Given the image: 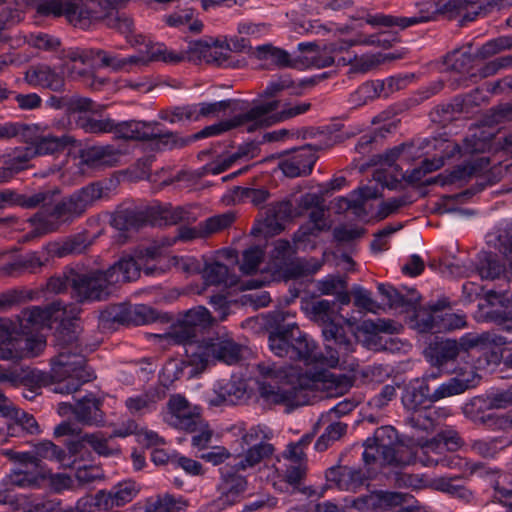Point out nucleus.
<instances>
[{"instance_id": "1", "label": "nucleus", "mask_w": 512, "mask_h": 512, "mask_svg": "<svg viewBox=\"0 0 512 512\" xmlns=\"http://www.w3.org/2000/svg\"><path fill=\"white\" fill-rule=\"evenodd\" d=\"M257 370L261 375L257 382L260 398L266 404L284 405L288 411L307 404L309 393L331 398L345 394L351 387L348 377L330 372L302 374L294 379V375L274 364L259 363Z\"/></svg>"}, {"instance_id": "2", "label": "nucleus", "mask_w": 512, "mask_h": 512, "mask_svg": "<svg viewBox=\"0 0 512 512\" xmlns=\"http://www.w3.org/2000/svg\"><path fill=\"white\" fill-rule=\"evenodd\" d=\"M364 447L363 460L366 465L379 463L405 466L418 459L424 466L452 467L455 460L445 455L444 445L436 436L428 440H418L416 451H410L397 443V432L391 426L377 428L373 437L365 441Z\"/></svg>"}, {"instance_id": "3", "label": "nucleus", "mask_w": 512, "mask_h": 512, "mask_svg": "<svg viewBox=\"0 0 512 512\" xmlns=\"http://www.w3.org/2000/svg\"><path fill=\"white\" fill-rule=\"evenodd\" d=\"M65 330L59 331L57 340L61 345L58 354L51 359L49 372L32 370L26 378V383L37 387L54 385L53 392L71 394L94 378L92 372L86 368V359L74 335L65 339Z\"/></svg>"}, {"instance_id": "4", "label": "nucleus", "mask_w": 512, "mask_h": 512, "mask_svg": "<svg viewBox=\"0 0 512 512\" xmlns=\"http://www.w3.org/2000/svg\"><path fill=\"white\" fill-rule=\"evenodd\" d=\"M164 338L173 344L183 345L187 362L196 373L203 372L209 365L216 362L226 364L237 363L242 357V346L228 335L198 339V333L182 318H179Z\"/></svg>"}, {"instance_id": "5", "label": "nucleus", "mask_w": 512, "mask_h": 512, "mask_svg": "<svg viewBox=\"0 0 512 512\" xmlns=\"http://www.w3.org/2000/svg\"><path fill=\"white\" fill-rule=\"evenodd\" d=\"M139 277V267L130 257H121L107 270H90L72 274L71 294L78 302L102 301L107 299L113 287L134 281Z\"/></svg>"}, {"instance_id": "6", "label": "nucleus", "mask_w": 512, "mask_h": 512, "mask_svg": "<svg viewBox=\"0 0 512 512\" xmlns=\"http://www.w3.org/2000/svg\"><path fill=\"white\" fill-rule=\"evenodd\" d=\"M102 197V187L92 183L57 202L49 212H38L29 219L31 231L24 236L26 241L55 232L65 224L83 215Z\"/></svg>"}, {"instance_id": "7", "label": "nucleus", "mask_w": 512, "mask_h": 512, "mask_svg": "<svg viewBox=\"0 0 512 512\" xmlns=\"http://www.w3.org/2000/svg\"><path fill=\"white\" fill-rule=\"evenodd\" d=\"M102 197V187L92 183L57 202L49 212H38L29 219L31 231L24 236L26 241L55 232L65 224L83 215Z\"/></svg>"}, {"instance_id": "8", "label": "nucleus", "mask_w": 512, "mask_h": 512, "mask_svg": "<svg viewBox=\"0 0 512 512\" xmlns=\"http://www.w3.org/2000/svg\"><path fill=\"white\" fill-rule=\"evenodd\" d=\"M428 147H432L435 151H439L440 155L432 160L425 159L422 166L415 168L412 171H404L403 169L409 164L411 158L415 154V146L402 145L396 147L385 154L380 156V163L393 169L395 172L394 177L397 179L399 176L410 182L418 183L422 180L425 174L433 172L444 165V159L452 157L455 153L460 152L458 144L444 138H433L426 141Z\"/></svg>"}, {"instance_id": "9", "label": "nucleus", "mask_w": 512, "mask_h": 512, "mask_svg": "<svg viewBox=\"0 0 512 512\" xmlns=\"http://www.w3.org/2000/svg\"><path fill=\"white\" fill-rule=\"evenodd\" d=\"M334 302L328 300H316L306 303L304 310L315 322L323 325V336L327 341V363L335 366L342 357L347 356L353 350V343L343 334L342 327L333 322Z\"/></svg>"}, {"instance_id": "10", "label": "nucleus", "mask_w": 512, "mask_h": 512, "mask_svg": "<svg viewBox=\"0 0 512 512\" xmlns=\"http://www.w3.org/2000/svg\"><path fill=\"white\" fill-rule=\"evenodd\" d=\"M117 0H89L84 2L52 3V12L64 14L66 21L82 30H88L100 22L108 23L117 12Z\"/></svg>"}, {"instance_id": "11", "label": "nucleus", "mask_w": 512, "mask_h": 512, "mask_svg": "<svg viewBox=\"0 0 512 512\" xmlns=\"http://www.w3.org/2000/svg\"><path fill=\"white\" fill-rule=\"evenodd\" d=\"M349 507L360 512L394 510L396 512H428L412 495L374 491L350 500Z\"/></svg>"}, {"instance_id": "12", "label": "nucleus", "mask_w": 512, "mask_h": 512, "mask_svg": "<svg viewBox=\"0 0 512 512\" xmlns=\"http://www.w3.org/2000/svg\"><path fill=\"white\" fill-rule=\"evenodd\" d=\"M279 104V101L273 100L255 105L248 111L237 114L230 119L205 127L194 134L192 139L218 135L238 127H245L248 132L255 131L261 128L262 125L268 124V113L275 111Z\"/></svg>"}, {"instance_id": "13", "label": "nucleus", "mask_w": 512, "mask_h": 512, "mask_svg": "<svg viewBox=\"0 0 512 512\" xmlns=\"http://www.w3.org/2000/svg\"><path fill=\"white\" fill-rule=\"evenodd\" d=\"M165 421L171 427L188 433H195L204 426L200 408L189 403L180 395L171 396L167 403Z\"/></svg>"}, {"instance_id": "14", "label": "nucleus", "mask_w": 512, "mask_h": 512, "mask_svg": "<svg viewBox=\"0 0 512 512\" xmlns=\"http://www.w3.org/2000/svg\"><path fill=\"white\" fill-rule=\"evenodd\" d=\"M500 250L505 255V260L509 262V268L495 255H487L479 267V274L482 279H496L504 274L508 279L512 277V227L503 230L498 236Z\"/></svg>"}, {"instance_id": "15", "label": "nucleus", "mask_w": 512, "mask_h": 512, "mask_svg": "<svg viewBox=\"0 0 512 512\" xmlns=\"http://www.w3.org/2000/svg\"><path fill=\"white\" fill-rule=\"evenodd\" d=\"M230 53L229 46L221 44L217 40H196L188 45L187 59L192 62L222 66L228 61Z\"/></svg>"}, {"instance_id": "16", "label": "nucleus", "mask_w": 512, "mask_h": 512, "mask_svg": "<svg viewBox=\"0 0 512 512\" xmlns=\"http://www.w3.org/2000/svg\"><path fill=\"white\" fill-rule=\"evenodd\" d=\"M346 45L332 44L329 49L320 50L319 47L313 43H300L298 50L302 53L301 56L296 58L297 65L301 64L305 67L325 68L337 62L339 54L344 52Z\"/></svg>"}, {"instance_id": "17", "label": "nucleus", "mask_w": 512, "mask_h": 512, "mask_svg": "<svg viewBox=\"0 0 512 512\" xmlns=\"http://www.w3.org/2000/svg\"><path fill=\"white\" fill-rule=\"evenodd\" d=\"M293 215L292 203L282 200L268 205L264 220L257 227L252 229L253 234L262 233L265 236H272L284 229V223Z\"/></svg>"}, {"instance_id": "18", "label": "nucleus", "mask_w": 512, "mask_h": 512, "mask_svg": "<svg viewBox=\"0 0 512 512\" xmlns=\"http://www.w3.org/2000/svg\"><path fill=\"white\" fill-rule=\"evenodd\" d=\"M61 310L65 312L61 302H54L46 307L32 306L22 310L15 320L21 334H28L47 325L54 314Z\"/></svg>"}, {"instance_id": "19", "label": "nucleus", "mask_w": 512, "mask_h": 512, "mask_svg": "<svg viewBox=\"0 0 512 512\" xmlns=\"http://www.w3.org/2000/svg\"><path fill=\"white\" fill-rule=\"evenodd\" d=\"M316 154L310 145L294 149L279 163V168L288 177L307 175L312 171Z\"/></svg>"}, {"instance_id": "20", "label": "nucleus", "mask_w": 512, "mask_h": 512, "mask_svg": "<svg viewBox=\"0 0 512 512\" xmlns=\"http://www.w3.org/2000/svg\"><path fill=\"white\" fill-rule=\"evenodd\" d=\"M140 488L134 481L119 483L109 492L99 491L96 493V504L98 508L110 510L120 507L132 501L138 494Z\"/></svg>"}, {"instance_id": "21", "label": "nucleus", "mask_w": 512, "mask_h": 512, "mask_svg": "<svg viewBox=\"0 0 512 512\" xmlns=\"http://www.w3.org/2000/svg\"><path fill=\"white\" fill-rule=\"evenodd\" d=\"M220 472L221 482L219 484V491L221 496L218 502L222 505L233 504L246 490L247 480L237 473L238 471L234 468V464L231 467L226 466L221 468Z\"/></svg>"}, {"instance_id": "22", "label": "nucleus", "mask_w": 512, "mask_h": 512, "mask_svg": "<svg viewBox=\"0 0 512 512\" xmlns=\"http://www.w3.org/2000/svg\"><path fill=\"white\" fill-rule=\"evenodd\" d=\"M291 356L290 359L301 360L306 363H316L322 358L316 343L303 333L298 326L291 325Z\"/></svg>"}, {"instance_id": "23", "label": "nucleus", "mask_w": 512, "mask_h": 512, "mask_svg": "<svg viewBox=\"0 0 512 512\" xmlns=\"http://www.w3.org/2000/svg\"><path fill=\"white\" fill-rule=\"evenodd\" d=\"M433 17L430 16H421V17H395L391 15L385 14H370L367 13L365 15H358L357 17H352V19L358 21V23L351 26L352 29L355 28H363L364 24L370 25L374 28L377 27H393L397 26L401 29H405L409 26L428 22Z\"/></svg>"}, {"instance_id": "24", "label": "nucleus", "mask_w": 512, "mask_h": 512, "mask_svg": "<svg viewBox=\"0 0 512 512\" xmlns=\"http://www.w3.org/2000/svg\"><path fill=\"white\" fill-rule=\"evenodd\" d=\"M124 151L114 145L92 146L81 152L82 161L92 167H113L121 162Z\"/></svg>"}, {"instance_id": "25", "label": "nucleus", "mask_w": 512, "mask_h": 512, "mask_svg": "<svg viewBox=\"0 0 512 512\" xmlns=\"http://www.w3.org/2000/svg\"><path fill=\"white\" fill-rule=\"evenodd\" d=\"M258 148L253 143H246L238 147L235 152H227L218 155L213 161L205 166L208 173L220 174L230 168L233 164L250 160L257 156Z\"/></svg>"}, {"instance_id": "26", "label": "nucleus", "mask_w": 512, "mask_h": 512, "mask_svg": "<svg viewBox=\"0 0 512 512\" xmlns=\"http://www.w3.org/2000/svg\"><path fill=\"white\" fill-rule=\"evenodd\" d=\"M24 78L29 85L40 86L56 92L62 91L65 85L63 76L45 64L31 66L25 72Z\"/></svg>"}, {"instance_id": "27", "label": "nucleus", "mask_w": 512, "mask_h": 512, "mask_svg": "<svg viewBox=\"0 0 512 512\" xmlns=\"http://www.w3.org/2000/svg\"><path fill=\"white\" fill-rule=\"evenodd\" d=\"M326 477L328 481L345 491H356L367 479L361 469L349 466L332 467L327 471Z\"/></svg>"}, {"instance_id": "28", "label": "nucleus", "mask_w": 512, "mask_h": 512, "mask_svg": "<svg viewBox=\"0 0 512 512\" xmlns=\"http://www.w3.org/2000/svg\"><path fill=\"white\" fill-rule=\"evenodd\" d=\"M101 406L102 401L89 394L77 401L74 405L73 414L76 420L84 425L100 426L104 423V413Z\"/></svg>"}, {"instance_id": "29", "label": "nucleus", "mask_w": 512, "mask_h": 512, "mask_svg": "<svg viewBox=\"0 0 512 512\" xmlns=\"http://www.w3.org/2000/svg\"><path fill=\"white\" fill-rule=\"evenodd\" d=\"M40 127L38 130H32L26 136L27 141L34 143V153L40 155L54 154L64 150L68 145H71L75 140L69 135L53 136V135H39Z\"/></svg>"}, {"instance_id": "30", "label": "nucleus", "mask_w": 512, "mask_h": 512, "mask_svg": "<svg viewBox=\"0 0 512 512\" xmlns=\"http://www.w3.org/2000/svg\"><path fill=\"white\" fill-rule=\"evenodd\" d=\"M425 355L432 366L441 369L460 356V347L456 340H441L430 344Z\"/></svg>"}, {"instance_id": "31", "label": "nucleus", "mask_w": 512, "mask_h": 512, "mask_svg": "<svg viewBox=\"0 0 512 512\" xmlns=\"http://www.w3.org/2000/svg\"><path fill=\"white\" fill-rule=\"evenodd\" d=\"M489 165L488 158L478 157L467 164L457 166L447 175H439L427 181L428 184L440 183L441 185L453 184L458 181L465 180L478 172L486 169Z\"/></svg>"}, {"instance_id": "32", "label": "nucleus", "mask_w": 512, "mask_h": 512, "mask_svg": "<svg viewBox=\"0 0 512 512\" xmlns=\"http://www.w3.org/2000/svg\"><path fill=\"white\" fill-rule=\"evenodd\" d=\"M33 466H39L43 460L55 461L62 467H72L74 460H70L68 453L52 441L44 440L34 444L32 452Z\"/></svg>"}, {"instance_id": "33", "label": "nucleus", "mask_w": 512, "mask_h": 512, "mask_svg": "<svg viewBox=\"0 0 512 512\" xmlns=\"http://www.w3.org/2000/svg\"><path fill=\"white\" fill-rule=\"evenodd\" d=\"M154 127V123L144 121L114 122V129L111 133L121 139L145 141L155 135Z\"/></svg>"}, {"instance_id": "34", "label": "nucleus", "mask_w": 512, "mask_h": 512, "mask_svg": "<svg viewBox=\"0 0 512 512\" xmlns=\"http://www.w3.org/2000/svg\"><path fill=\"white\" fill-rule=\"evenodd\" d=\"M90 54L100 60L102 67H108L114 72L129 73L145 62L143 58H138L136 55L121 58L102 49H90Z\"/></svg>"}, {"instance_id": "35", "label": "nucleus", "mask_w": 512, "mask_h": 512, "mask_svg": "<svg viewBox=\"0 0 512 512\" xmlns=\"http://www.w3.org/2000/svg\"><path fill=\"white\" fill-rule=\"evenodd\" d=\"M3 417H6L11 421L7 427L8 433L11 436L18 435L19 429L28 434H38L40 432L35 418L25 411L16 408L12 403L4 413Z\"/></svg>"}, {"instance_id": "36", "label": "nucleus", "mask_w": 512, "mask_h": 512, "mask_svg": "<svg viewBox=\"0 0 512 512\" xmlns=\"http://www.w3.org/2000/svg\"><path fill=\"white\" fill-rule=\"evenodd\" d=\"M378 290L385 297L390 308L401 311L415 310L420 300V295L415 290H409L404 295L395 288L384 284H380Z\"/></svg>"}, {"instance_id": "37", "label": "nucleus", "mask_w": 512, "mask_h": 512, "mask_svg": "<svg viewBox=\"0 0 512 512\" xmlns=\"http://www.w3.org/2000/svg\"><path fill=\"white\" fill-rule=\"evenodd\" d=\"M113 319L123 324L143 325L156 320L157 312L149 306L139 304L120 308Z\"/></svg>"}, {"instance_id": "38", "label": "nucleus", "mask_w": 512, "mask_h": 512, "mask_svg": "<svg viewBox=\"0 0 512 512\" xmlns=\"http://www.w3.org/2000/svg\"><path fill=\"white\" fill-rule=\"evenodd\" d=\"M92 242L84 234H77L61 242H52L48 245L49 253L55 257H66L84 253Z\"/></svg>"}, {"instance_id": "39", "label": "nucleus", "mask_w": 512, "mask_h": 512, "mask_svg": "<svg viewBox=\"0 0 512 512\" xmlns=\"http://www.w3.org/2000/svg\"><path fill=\"white\" fill-rule=\"evenodd\" d=\"M445 414L446 411L444 409H437L428 405L427 407H423V409L411 411L408 423L416 430L431 432L438 425L440 416H444Z\"/></svg>"}, {"instance_id": "40", "label": "nucleus", "mask_w": 512, "mask_h": 512, "mask_svg": "<svg viewBox=\"0 0 512 512\" xmlns=\"http://www.w3.org/2000/svg\"><path fill=\"white\" fill-rule=\"evenodd\" d=\"M274 448L269 443H259V445H253L247 447L242 455L234 458V468L237 471H246L249 468H253L265 458L272 455Z\"/></svg>"}, {"instance_id": "41", "label": "nucleus", "mask_w": 512, "mask_h": 512, "mask_svg": "<svg viewBox=\"0 0 512 512\" xmlns=\"http://www.w3.org/2000/svg\"><path fill=\"white\" fill-rule=\"evenodd\" d=\"M321 266L322 262L314 258L290 259L278 269L286 279H296L317 272Z\"/></svg>"}, {"instance_id": "42", "label": "nucleus", "mask_w": 512, "mask_h": 512, "mask_svg": "<svg viewBox=\"0 0 512 512\" xmlns=\"http://www.w3.org/2000/svg\"><path fill=\"white\" fill-rule=\"evenodd\" d=\"M337 64L343 66L349 65L350 73H367L379 67V60L376 57V53L362 55L347 53L345 56L338 55Z\"/></svg>"}, {"instance_id": "43", "label": "nucleus", "mask_w": 512, "mask_h": 512, "mask_svg": "<svg viewBox=\"0 0 512 512\" xmlns=\"http://www.w3.org/2000/svg\"><path fill=\"white\" fill-rule=\"evenodd\" d=\"M152 221L154 225H176L189 219V212L180 206L163 205L152 208Z\"/></svg>"}, {"instance_id": "44", "label": "nucleus", "mask_w": 512, "mask_h": 512, "mask_svg": "<svg viewBox=\"0 0 512 512\" xmlns=\"http://www.w3.org/2000/svg\"><path fill=\"white\" fill-rule=\"evenodd\" d=\"M448 305L446 300H438L436 303L429 304L428 309H415V321L420 331L438 332V312Z\"/></svg>"}, {"instance_id": "45", "label": "nucleus", "mask_w": 512, "mask_h": 512, "mask_svg": "<svg viewBox=\"0 0 512 512\" xmlns=\"http://www.w3.org/2000/svg\"><path fill=\"white\" fill-rule=\"evenodd\" d=\"M145 222L144 214L133 209L118 210L111 218V225L119 231L137 230Z\"/></svg>"}, {"instance_id": "46", "label": "nucleus", "mask_w": 512, "mask_h": 512, "mask_svg": "<svg viewBox=\"0 0 512 512\" xmlns=\"http://www.w3.org/2000/svg\"><path fill=\"white\" fill-rule=\"evenodd\" d=\"M237 104V101L231 99L213 103L203 102L194 104L193 107L195 112V121H198L201 118H212L225 115L227 110L236 112L238 110Z\"/></svg>"}, {"instance_id": "47", "label": "nucleus", "mask_w": 512, "mask_h": 512, "mask_svg": "<svg viewBox=\"0 0 512 512\" xmlns=\"http://www.w3.org/2000/svg\"><path fill=\"white\" fill-rule=\"evenodd\" d=\"M473 55L470 51L454 50L447 54L443 60L445 70L459 75L469 73L472 68Z\"/></svg>"}, {"instance_id": "48", "label": "nucleus", "mask_w": 512, "mask_h": 512, "mask_svg": "<svg viewBox=\"0 0 512 512\" xmlns=\"http://www.w3.org/2000/svg\"><path fill=\"white\" fill-rule=\"evenodd\" d=\"M479 94L478 91L475 94L466 96L464 99H455L453 102L443 105L437 109V113L441 115L440 121L443 123L450 122L456 118V115L461 113H468L469 106L476 103V96Z\"/></svg>"}, {"instance_id": "49", "label": "nucleus", "mask_w": 512, "mask_h": 512, "mask_svg": "<svg viewBox=\"0 0 512 512\" xmlns=\"http://www.w3.org/2000/svg\"><path fill=\"white\" fill-rule=\"evenodd\" d=\"M512 445L511 437H495L490 440H476L472 443V450L484 458H493L500 451Z\"/></svg>"}, {"instance_id": "50", "label": "nucleus", "mask_w": 512, "mask_h": 512, "mask_svg": "<svg viewBox=\"0 0 512 512\" xmlns=\"http://www.w3.org/2000/svg\"><path fill=\"white\" fill-rule=\"evenodd\" d=\"M234 220L235 215L232 212L211 216L199 223L201 227L200 232L204 238H209L229 228Z\"/></svg>"}, {"instance_id": "51", "label": "nucleus", "mask_w": 512, "mask_h": 512, "mask_svg": "<svg viewBox=\"0 0 512 512\" xmlns=\"http://www.w3.org/2000/svg\"><path fill=\"white\" fill-rule=\"evenodd\" d=\"M402 402L407 410L413 411L423 409V407L428 406L425 405L427 402L433 403L434 401H431L429 385L427 383H423L418 388L407 390L402 397Z\"/></svg>"}, {"instance_id": "52", "label": "nucleus", "mask_w": 512, "mask_h": 512, "mask_svg": "<svg viewBox=\"0 0 512 512\" xmlns=\"http://www.w3.org/2000/svg\"><path fill=\"white\" fill-rule=\"evenodd\" d=\"M185 507V502L180 498L165 494L148 499L145 504V512H179Z\"/></svg>"}, {"instance_id": "53", "label": "nucleus", "mask_w": 512, "mask_h": 512, "mask_svg": "<svg viewBox=\"0 0 512 512\" xmlns=\"http://www.w3.org/2000/svg\"><path fill=\"white\" fill-rule=\"evenodd\" d=\"M181 318L197 333L202 329L210 327L215 320L204 306H197L186 311Z\"/></svg>"}, {"instance_id": "54", "label": "nucleus", "mask_w": 512, "mask_h": 512, "mask_svg": "<svg viewBox=\"0 0 512 512\" xmlns=\"http://www.w3.org/2000/svg\"><path fill=\"white\" fill-rule=\"evenodd\" d=\"M291 325L279 329L269 335V347L271 351L279 357L291 356V338H290Z\"/></svg>"}, {"instance_id": "55", "label": "nucleus", "mask_w": 512, "mask_h": 512, "mask_svg": "<svg viewBox=\"0 0 512 512\" xmlns=\"http://www.w3.org/2000/svg\"><path fill=\"white\" fill-rule=\"evenodd\" d=\"M255 53L259 59H270L274 64L280 67L297 66L296 59L292 61L285 50L276 48L270 44L258 46Z\"/></svg>"}, {"instance_id": "56", "label": "nucleus", "mask_w": 512, "mask_h": 512, "mask_svg": "<svg viewBox=\"0 0 512 512\" xmlns=\"http://www.w3.org/2000/svg\"><path fill=\"white\" fill-rule=\"evenodd\" d=\"M471 379L451 378L449 381L441 384L433 393H431V401H439L443 398L458 395L469 389Z\"/></svg>"}, {"instance_id": "57", "label": "nucleus", "mask_w": 512, "mask_h": 512, "mask_svg": "<svg viewBox=\"0 0 512 512\" xmlns=\"http://www.w3.org/2000/svg\"><path fill=\"white\" fill-rule=\"evenodd\" d=\"M22 335H12L0 342V359L6 361H19L24 358Z\"/></svg>"}, {"instance_id": "58", "label": "nucleus", "mask_w": 512, "mask_h": 512, "mask_svg": "<svg viewBox=\"0 0 512 512\" xmlns=\"http://www.w3.org/2000/svg\"><path fill=\"white\" fill-rule=\"evenodd\" d=\"M203 277L209 285H232L234 283L229 276L228 267L219 262L207 264L203 270Z\"/></svg>"}, {"instance_id": "59", "label": "nucleus", "mask_w": 512, "mask_h": 512, "mask_svg": "<svg viewBox=\"0 0 512 512\" xmlns=\"http://www.w3.org/2000/svg\"><path fill=\"white\" fill-rule=\"evenodd\" d=\"M53 192L50 190L38 191L33 194H17L14 192V204L32 209L38 206H46L53 200Z\"/></svg>"}, {"instance_id": "60", "label": "nucleus", "mask_w": 512, "mask_h": 512, "mask_svg": "<svg viewBox=\"0 0 512 512\" xmlns=\"http://www.w3.org/2000/svg\"><path fill=\"white\" fill-rule=\"evenodd\" d=\"M155 124L154 131H156L154 136H151L149 140L155 141V144L158 148L163 149H173L180 148L186 146L190 139H186L181 137L178 133L174 132H166L162 133L158 122H153Z\"/></svg>"}, {"instance_id": "61", "label": "nucleus", "mask_w": 512, "mask_h": 512, "mask_svg": "<svg viewBox=\"0 0 512 512\" xmlns=\"http://www.w3.org/2000/svg\"><path fill=\"white\" fill-rule=\"evenodd\" d=\"M111 438L105 437L102 432L87 433L83 435V441L91 446V448L100 456H112L119 454L118 447H110L108 441Z\"/></svg>"}, {"instance_id": "62", "label": "nucleus", "mask_w": 512, "mask_h": 512, "mask_svg": "<svg viewBox=\"0 0 512 512\" xmlns=\"http://www.w3.org/2000/svg\"><path fill=\"white\" fill-rule=\"evenodd\" d=\"M155 403L156 400L153 394L143 393L127 398L125 406L132 415H142L151 411Z\"/></svg>"}, {"instance_id": "63", "label": "nucleus", "mask_w": 512, "mask_h": 512, "mask_svg": "<svg viewBox=\"0 0 512 512\" xmlns=\"http://www.w3.org/2000/svg\"><path fill=\"white\" fill-rule=\"evenodd\" d=\"M76 125L86 133L100 134L111 133L114 129V121L110 118L94 119L90 117H79Z\"/></svg>"}, {"instance_id": "64", "label": "nucleus", "mask_w": 512, "mask_h": 512, "mask_svg": "<svg viewBox=\"0 0 512 512\" xmlns=\"http://www.w3.org/2000/svg\"><path fill=\"white\" fill-rule=\"evenodd\" d=\"M221 387L229 405L237 404L247 397V384L244 380L231 379Z\"/></svg>"}]
</instances>
